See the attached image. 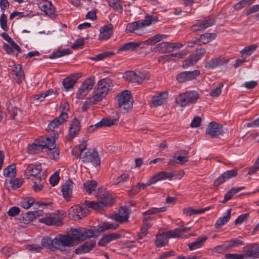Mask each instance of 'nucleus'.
Returning a JSON list of instances; mask_svg holds the SVG:
<instances>
[{
    "mask_svg": "<svg viewBox=\"0 0 259 259\" xmlns=\"http://www.w3.org/2000/svg\"><path fill=\"white\" fill-rule=\"evenodd\" d=\"M96 197L98 202L85 200L84 205L88 208H93L96 211H101L106 206L113 204L114 200L111 194L105 189L99 188L97 192Z\"/></svg>",
    "mask_w": 259,
    "mask_h": 259,
    "instance_id": "f257e3e1",
    "label": "nucleus"
},
{
    "mask_svg": "<svg viewBox=\"0 0 259 259\" xmlns=\"http://www.w3.org/2000/svg\"><path fill=\"white\" fill-rule=\"evenodd\" d=\"M117 105L120 110L126 112L133 107V101L131 94L127 90H124L116 96Z\"/></svg>",
    "mask_w": 259,
    "mask_h": 259,
    "instance_id": "f03ea898",
    "label": "nucleus"
},
{
    "mask_svg": "<svg viewBox=\"0 0 259 259\" xmlns=\"http://www.w3.org/2000/svg\"><path fill=\"white\" fill-rule=\"evenodd\" d=\"M150 75L149 72L143 71H128L125 72L123 78L129 82L141 83L150 79Z\"/></svg>",
    "mask_w": 259,
    "mask_h": 259,
    "instance_id": "7ed1b4c3",
    "label": "nucleus"
},
{
    "mask_svg": "<svg viewBox=\"0 0 259 259\" xmlns=\"http://www.w3.org/2000/svg\"><path fill=\"white\" fill-rule=\"evenodd\" d=\"M198 98L199 95L197 92H187L179 95L176 99V102L178 105L185 107L189 104L195 103Z\"/></svg>",
    "mask_w": 259,
    "mask_h": 259,
    "instance_id": "20e7f679",
    "label": "nucleus"
},
{
    "mask_svg": "<svg viewBox=\"0 0 259 259\" xmlns=\"http://www.w3.org/2000/svg\"><path fill=\"white\" fill-rule=\"evenodd\" d=\"M56 249L62 250L64 247L74 246L73 239L70 235H63L59 234L55 238Z\"/></svg>",
    "mask_w": 259,
    "mask_h": 259,
    "instance_id": "39448f33",
    "label": "nucleus"
},
{
    "mask_svg": "<svg viewBox=\"0 0 259 259\" xmlns=\"http://www.w3.org/2000/svg\"><path fill=\"white\" fill-rule=\"evenodd\" d=\"M82 160L84 163L92 162L95 166L100 164L99 155L94 149H89L85 152L82 157Z\"/></svg>",
    "mask_w": 259,
    "mask_h": 259,
    "instance_id": "423d86ee",
    "label": "nucleus"
},
{
    "mask_svg": "<svg viewBox=\"0 0 259 259\" xmlns=\"http://www.w3.org/2000/svg\"><path fill=\"white\" fill-rule=\"evenodd\" d=\"M214 23L213 18L208 17L201 20H199L197 22L192 26L193 31H202L212 26Z\"/></svg>",
    "mask_w": 259,
    "mask_h": 259,
    "instance_id": "0eeeda50",
    "label": "nucleus"
},
{
    "mask_svg": "<svg viewBox=\"0 0 259 259\" xmlns=\"http://www.w3.org/2000/svg\"><path fill=\"white\" fill-rule=\"evenodd\" d=\"M200 75V71L195 70L192 71H184L177 76V80L179 82L183 83L194 79Z\"/></svg>",
    "mask_w": 259,
    "mask_h": 259,
    "instance_id": "6e6552de",
    "label": "nucleus"
},
{
    "mask_svg": "<svg viewBox=\"0 0 259 259\" xmlns=\"http://www.w3.org/2000/svg\"><path fill=\"white\" fill-rule=\"evenodd\" d=\"M41 170V166L40 163L30 164L27 165L25 170V175L27 179H31V177L35 179L38 177Z\"/></svg>",
    "mask_w": 259,
    "mask_h": 259,
    "instance_id": "1a4fd4ad",
    "label": "nucleus"
},
{
    "mask_svg": "<svg viewBox=\"0 0 259 259\" xmlns=\"http://www.w3.org/2000/svg\"><path fill=\"white\" fill-rule=\"evenodd\" d=\"M41 143H43L44 145V148H47L49 150H53L52 155L53 158H57L59 156V151L56 149V143L54 142V139H52L51 138H40Z\"/></svg>",
    "mask_w": 259,
    "mask_h": 259,
    "instance_id": "9d476101",
    "label": "nucleus"
},
{
    "mask_svg": "<svg viewBox=\"0 0 259 259\" xmlns=\"http://www.w3.org/2000/svg\"><path fill=\"white\" fill-rule=\"evenodd\" d=\"M237 175V170L236 169L225 171L214 182L215 187L219 186L226 181Z\"/></svg>",
    "mask_w": 259,
    "mask_h": 259,
    "instance_id": "9b49d317",
    "label": "nucleus"
},
{
    "mask_svg": "<svg viewBox=\"0 0 259 259\" xmlns=\"http://www.w3.org/2000/svg\"><path fill=\"white\" fill-rule=\"evenodd\" d=\"M223 126L214 122L209 123L206 130V134L213 138L223 134Z\"/></svg>",
    "mask_w": 259,
    "mask_h": 259,
    "instance_id": "f8f14e48",
    "label": "nucleus"
},
{
    "mask_svg": "<svg viewBox=\"0 0 259 259\" xmlns=\"http://www.w3.org/2000/svg\"><path fill=\"white\" fill-rule=\"evenodd\" d=\"M88 209L82 205H76L70 208L69 214L74 219H80L84 217L88 213Z\"/></svg>",
    "mask_w": 259,
    "mask_h": 259,
    "instance_id": "ddd939ff",
    "label": "nucleus"
},
{
    "mask_svg": "<svg viewBox=\"0 0 259 259\" xmlns=\"http://www.w3.org/2000/svg\"><path fill=\"white\" fill-rule=\"evenodd\" d=\"M80 130V124L78 120L74 119L69 126L68 134L67 136L68 140H71L78 134Z\"/></svg>",
    "mask_w": 259,
    "mask_h": 259,
    "instance_id": "4468645a",
    "label": "nucleus"
},
{
    "mask_svg": "<svg viewBox=\"0 0 259 259\" xmlns=\"http://www.w3.org/2000/svg\"><path fill=\"white\" fill-rule=\"evenodd\" d=\"M68 114L65 113H60L59 117L55 118L48 125L47 130L48 131H53L55 128L63 123L68 118Z\"/></svg>",
    "mask_w": 259,
    "mask_h": 259,
    "instance_id": "2eb2a0df",
    "label": "nucleus"
},
{
    "mask_svg": "<svg viewBox=\"0 0 259 259\" xmlns=\"http://www.w3.org/2000/svg\"><path fill=\"white\" fill-rule=\"evenodd\" d=\"M244 256L252 259L259 257V245L254 244L243 248Z\"/></svg>",
    "mask_w": 259,
    "mask_h": 259,
    "instance_id": "dca6fc26",
    "label": "nucleus"
},
{
    "mask_svg": "<svg viewBox=\"0 0 259 259\" xmlns=\"http://www.w3.org/2000/svg\"><path fill=\"white\" fill-rule=\"evenodd\" d=\"M39 8L45 13L46 15L50 17L54 16L55 8L52 3L48 1H42L38 4Z\"/></svg>",
    "mask_w": 259,
    "mask_h": 259,
    "instance_id": "f3484780",
    "label": "nucleus"
},
{
    "mask_svg": "<svg viewBox=\"0 0 259 259\" xmlns=\"http://www.w3.org/2000/svg\"><path fill=\"white\" fill-rule=\"evenodd\" d=\"M39 222L48 226H61L62 224L59 217H55L50 214L49 216L39 219Z\"/></svg>",
    "mask_w": 259,
    "mask_h": 259,
    "instance_id": "a211bd4d",
    "label": "nucleus"
},
{
    "mask_svg": "<svg viewBox=\"0 0 259 259\" xmlns=\"http://www.w3.org/2000/svg\"><path fill=\"white\" fill-rule=\"evenodd\" d=\"M113 28V25L111 24L102 27L100 29L99 39L107 40L109 39L112 34Z\"/></svg>",
    "mask_w": 259,
    "mask_h": 259,
    "instance_id": "6ab92c4d",
    "label": "nucleus"
},
{
    "mask_svg": "<svg viewBox=\"0 0 259 259\" xmlns=\"http://www.w3.org/2000/svg\"><path fill=\"white\" fill-rule=\"evenodd\" d=\"M174 175L170 172H168L165 171H161L154 176L151 177L152 181L153 184L156 183L159 181L168 180L171 181L173 179Z\"/></svg>",
    "mask_w": 259,
    "mask_h": 259,
    "instance_id": "aec40b11",
    "label": "nucleus"
},
{
    "mask_svg": "<svg viewBox=\"0 0 259 259\" xmlns=\"http://www.w3.org/2000/svg\"><path fill=\"white\" fill-rule=\"evenodd\" d=\"M96 244L95 240H91L89 241L85 242L82 245L79 246L75 250L76 254H82L87 253L91 250Z\"/></svg>",
    "mask_w": 259,
    "mask_h": 259,
    "instance_id": "412c9836",
    "label": "nucleus"
},
{
    "mask_svg": "<svg viewBox=\"0 0 259 259\" xmlns=\"http://www.w3.org/2000/svg\"><path fill=\"white\" fill-rule=\"evenodd\" d=\"M41 143L40 138L35 140L34 142L28 147V152L30 154L39 153L44 149V145Z\"/></svg>",
    "mask_w": 259,
    "mask_h": 259,
    "instance_id": "4be33fe9",
    "label": "nucleus"
},
{
    "mask_svg": "<svg viewBox=\"0 0 259 259\" xmlns=\"http://www.w3.org/2000/svg\"><path fill=\"white\" fill-rule=\"evenodd\" d=\"M167 98V92H161L153 96L151 102L152 105L155 107L161 106L165 102Z\"/></svg>",
    "mask_w": 259,
    "mask_h": 259,
    "instance_id": "5701e85b",
    "label": "nucleus"
},
{
    "mask_svg": "<svg viewBox=\"0 0 259 259\" xmlns=\"http://www.w3.org/2000/svg\"><path fill=\"white\" fill-rule=\"evenodd\" d=\"M73 183L71 181H67L62 186L61 191L63 197L68 201L70 199V195L72 193Z\"/></svg>",
    "mask_w": 259,
    "mask_h": 259,
    "instance_id": "b1692460",
    "label": "nucleus"
},
{
    "mask_svg": "<svg viewBox=\"0 0 259 259\" xmlns=\"http://www.w3.org/2000/svg\"><path fill=\"white\" fill-rule=\"evenodd\" d=\"M78 76L77 75H71L63 79V84L65 91H68L73 88L77 82Z\"/></svg>",
    "mask_w": 259,
    "mask_h": 259,
    "instance_id": "393cba45",
    "label": "nucleus"
},
{
    "mask_svg": "<svg viewBox=\"0 0 259 259\" xmlns=\"http://www.w3.org/2000/svg\"><path fill=\"white\" fill-rule=\"evenodd\" d=\"M227 63L228 61L224 60L221 57L213 58L205 63V67L207 69H213Z\"/></svg>",
    "mask_w": 259,
    "mask_h": 259,
    "instance_id": "a878e982",
    "label": "nucleus"
},
{
    "mask_svg": "<svg viewBox=\"0 0 259 259\" xmlns=\"http://www.w3.org/2000/svg\"><path fill=\"white\" fill-rule=\"evenodd\" d=\"M167 37V35L165 34H157L151 38L143 41H141L142 47H143L144 46H152L156 44L157 42L160 41L161 40Z\"/></svg>",
    "mask_w": 259,
    "mask_h": 259,
    "instance_id": "bb28decb",
    "label": "nucleus"
},
{
    "mask_svg": "<svg viewBox=\"0 0 259 259\" xmlns=\"http://www.w3.org/2000/svg\"><path fill=\"white\" fill-rule=\"evenodd\" d=\"M169 237L166 232H162L157 234L155 240V244L157 247H162L165 246L168 242Z\"/></svg>",
    "mask_w": 259,
    "mask_h": 259,
    "instance_id": "cd10ccee",
    "label": "nucleus"
},
{
    "mask_svg": "<svg viewBox=\"0 0 259 259\" xmlns=\"http://www.w3.org/2000/svg\"><path fill=\"white\" fill-rule=\"evenodd\" d=\"M113 87V84L111 80L109 78H105L100 80L98 84L97 88L107 94Z\"/></svg>",
    "mask_w": 259,
    "mask_h": 259,
    "instance_id": "c85d7f7f",
    "label": "nucleus"
},
{
    "mask_svg": "<svg viewBox=\"0 0 259 259\" xmlns=\"http://www.w3.org/2000/svg\"><path fill=\"white\" fill-rule=\"evenodd\" d=\"M142 47L141 42L131 41L125 44L118 49L119 51H131L137 50L139 48Z\"/></svg>",
    "mask_w": 259,
    "mask_h": 259,
    "instance_id": "c756f323",
    "label": "nucleus"
},
{
    "mask_svg": "<svg viewBox=\"0 0 259 259\" xmlns=\"http://www.w3.org/2000/svg\"><path fill=\"white\" fill-rule=\"evenodd\" d=\"M158 21V17L156 16L146 15L143 20L139 21L142 29V30L147 26H150Z\"/></svg>",
    "mask_w": 259,
    "mask_h": 259,
    "instance_id": "7c9ffc66",
    "label": "nucleus"
},
{
    "mask_svg": "<svg viewBox=\"0 0 259 259\" xmlns=\"http://www.w3.org/2000/svg\"><path fill=\"white\" fill-rule=\"evenodd\" d=\"M141 31H143L139 21L127 24L125 32H135L137 34L141 35Z\"/></svg>",
    "mask_w": 259,
    "mask_h": 259,
    "instance_id": "2f4dec72",
    "label": "nucleus"
},
{
    "mask_svg": "<svg viewBox=\"0 0 259 259\" xmlns=\"http://www.w3.org/2000/svg\"><path fill=\"white\" fill-rule=\"evenodd\" d=\"M21 69L22 65L21 64H14L12 68V74L15 75L14 78L18 83H20L21 82L22 78L23 77V74Z\"/></svg>",
    "mask_w": 259,
    "mask_h": 259,
    "instance_id": "473e14b6",
    "label": "nucleus"
},
{
    "mask_svg": "<svg viewBox=\"0 0 259 259\" xmlns=\"http://www.w3.org/2000/svg\"><path fill=\"white\" fill-rule=\"evenodd\" d=\"M73 239V242L74 245L77 244L79 242L83 241L82 231L81 228H75L72 231V234L70 235Z\"/></svg>",
    "mask_w": 259,
    "mask_h": 259,
    "instance_id": "72a5a7b5",
    "label": "nucleus"
},
{
    "mask_svg": "<svg viewBox=\"0 0 259 259\" xmlns=\"http://www.w3.org/2000/svg\"><path fill=\"white\" fill-rule=\"evenodd\" d=\"M190 228H177L173 230L166 232L169 238H176L181 237L184 233L189 230Z\"/></svg>",
    "mask_w": 259,
    "mask_h": 259,
    "instance_id": "f704fd0d",
    "label": "nucleus"
},
{
    "mask_svg": "<svg viewBox=\"0 0 259 259\" xmlns=\"http://www.w3.org/2000/svg\"><path fill=\"white\" fill-rule=\"evenodd\" d=\"M207 239V237L205 236L198 238L195 241L188 244L189 249L193 250L200 248Z\"/></svg>",
    "mask_w": 259,
    "mask_h": 259,
    "instance_id": "c9c22d12",
    "label": "nucleus"
},
{
    "mask_svg": "<svg viewBox=\"0 0 259 259\" xmlns=\"http://www.w3.org/2000/svg\"><path fill=\"white\" fill-rule=\"evenodd\" d=\"M153 184V183L151 178L146 184L141 183H137L136 185L133 187L132 189L130 191V193H131V194H136L139 192L140 189H145L147 187Z\"/></svg>",
    "mask_w": 259,
    "mask_h": 259,
    "instance_id": "e433bc0d",
    "label": "nucleus"
},
{
    "mask_svg": "<svg viewBox=\"0 0 259 259\" xmlns=\"http://www.w3.org/2000/svg\"><path fill=\"white\" fill-rule=\"evenodd\" d=\"M188 161L187 156H179L178 157H174L170 159L168 161V164L169 165H175V164H184L185 163Z\"/></svg>",
    "mask_w": 259,
    "mask_h": 259,
    "instance_id": "4c0bfd02",
    "label": "nucleus"
},
{
    "mask_svg": "<svg viewBox=\"0 0 259 259\" xmlns=\"http://www.w3.org/2000/svg\"><path fill=\"white\" fill-rule=\"evenodd\" d=\"M231 209H229L227 210V214L220 218L216 222L215 224V227L216 228H219L222 226L226 224L230 219L231 217Z\"/></svg>",
    "mask_w": 259,
    "mask_h": 259,
    "instance_id": "58836bf2",
    "label": "nucleus"
},
{
    "mask_svg": "<svg viewBox=\"0 0 259 259\" xmlns=\"http://www.w3.org/2000/svg\"><path fill=\"white\" fill-rule=\"evenodd\" d=\"M244 189V187L231 188L225 194L224 199L223 200L222 202L226 203L227 201L231 199L234 195Z\"/></svg>",
    "mask_w": 259,
    "mask_h": 259,
    "instance_id": "ea45409f",
    "label": "nucleus"
},
{
    "mask_svg": "<svg viewBox=\"0 0 259 259\" xmlns=\"http://www.w3.org/2000/svg\"><path fill=\"white\" fill-rule=\"evenodd\" d=\"M97 187V184L96 181L93 180H88L83 184V190L87 192L89 194L95 191Z\"/></svg>",
    "mask_w": 259,
    "mask_h": 259,
    "instance_id": "a19ab883",
    "label": "nucleus"
},
{
    "mask_svg": "<svg viewBox=\"0 0 259 259\" xmlns=\"http://www.w3.org/2000/svg\"><path fill=\"white\" fill-rule=\"evenodd\" d=\"M41 245L48 249H53L56 248L55 245V238L52 239L48 236L44 237L41 240Z\"/></svg>",
    "mask_w": 259,
    "mask_h": 259,
    "instance_id": "79ce46f5",
    "label": "nucleus"
},
{
    "mask_svg": "<svg viewBox=\"0 0 259 259\" xmlns=\"http://www.w3.org/2000/svg\"><path fill=\"white\" fill-rule=\"evenodd\" d=\"M216 37V34L214 33H205L201 35L198 39L200 44H206L213 39Z\"/></svg>",
    "mask_w": 259,
    "mask_h": 259,
    "instance_id": "37998d69",
    "label": "nucleus"
},
{
    "mask_svg": "<svg viewBox=\"0 0 259 259\" xmlns=\"http://www.w3.org/2000/svg\"><path fill=\"white\" fill-rule=\"evenodd\" d=\"M71 51L69 49H65L63 50L59 49L56 51L52 53L49 58L53 59L69 55Z\"/></svg>",
    "mask_w": 259,
    "mask_h": 259,
    "instance_id": "c03bdc74",
    "label": "nucleus"
},
{
    "mask_svg": "<svg viewBox=\"0 0 259 259\" xmlns=\"http://www.w3.org/2000/svg\"><path fill=\"white\" fill-rule=\"evenodd\" d=\"M87 146V142L85 141L82 142L78 147L72 149V154L77 157L81 156L83 151L86 149Z\"/></svg>",
    "mask_w": 259,
    "mask_h": 259,
    "instance_id": "a18cd8bd",
    "label": "nucleus"
},
{
    "mask_svg": "<svg viewBox=\"0 0 259 259\" xmlns=\"http://www.w3.org/2000/svg\"><path fill=\"white\" fill-rule=\"evenodd\" d=\"M119 227L116 224H111L109 222L102 223L98 229V231L103 232L107 230H115Z\"/></svg>",
    "mask_w": 259,
    "mask_h": 259,
    "instance_id": "49530a36",
    "label": "nucleus"
},
{
    "mask_svg": "<svg viewBox=\"0 0 259 259\" xmlns=\"http://www.w3.org/2000/svg\"><path fill=\"white\" fill-rule=\"evenodd\" d=\"M4 175L9 178H14L16 175L15 164H11L5 168L3 171Z\"/></svg>",
    "mask_w": 259,
    "mask_h": 259,
    "instance_id": "de8ad7c7",
    "label": "nucleus"
},
{
    "mask_svg": "<svg viewBox=\"0 0 259 259\" xmlns=\"http://www.w3.org/2000/svg\"><path fill=\"white\" fill-rule=\"evenodd\" d=\"M2 37L8 42H9L14 48L15 49L16 51L19 53L21 52V49L19 47V46L12 39V38L9 36L8 33L6 32H4L2 34Z\"/></svg>",
    "mask_w": 259,
    "mask_h": 259,
    "instance_id": "09e8293b",
    "label": "nucleus"
},
{
    "mask_svg": "<svg viewBox=\"0 0 259 259\" xmlns=\"http://www.w3.org/2000/svg\"><path fill=\"white\" fill-rule=\"evenodd\" d=\"M107 93L102 90H100L98 88H96L94 94L93 96L92 99L95 102L100 101L103 98L106 97Z\"/></svg>",
    "mask_w": 259,
    "mask_h": 259,
    "instance_id": "8fccbe9b",
    "label": "nucleus"
},
{
    "mask_svg": "<svg viewBox=\"0 0 259 259\" xmlns=\"http://www.w3.org/2000/svg\"><path fill=\"white\" fill-rule=\"evenodd\" d=\"M155 49L156 51L161 53L170 52L169 42L163 41L161 43H159L157 45Z\"/></svg>",
    "mask_w": 259,
    "mask_h": 259,
    "instance_id": "3c124183",
    "label": "nucleus"
},
{
    "mask_svg": "<svg viewBox=\"0 0 259 259\" xmlns=\"http://www.w3.org/2000/svg\"><path fill=\"white\" fill-rule=\"evenodd\" d=\"M109 5L116 11L122 13L123 8L119 0H110L109 1Z\"/></svg>",
    "mask_w": 259,
    "mask_h": 259,
    "instance_id": "603ef678",
    "label": "nucleus"
},
{
    "mask_svg": "<svg viewBox=\"0 0 259 259\" xmlns=\"http://www.w3.org/2000/svg\"><path fill=\"white\" fill-rule=\"evenodd\" d=\"M257 46L256 45H251L246 47L241 52L242 55H245L249 56L251 55L253 52L257 49Z\"/></svg>",
    "mask_w": 259,
    "mask_h": 259,
    "instance_id": "864d4df0",
    "label": "nucleus"
},
{
    "mask_svg": "<svg viewBox=\"0 0 259 259\" xmlns=\"http://www.w3.org/2000/svg\"><path fill=\"white\" fill-rule=\"evenodd\" d=\"M226 244L228 249L234 247L242 245L244 244L243 241L236 238L231 239L226 241Z\"/></svg>",
    "mask_w": 259,
    "mask_h": 259,
    "instance_id": "5fc2aeb1",
    "label": "nucleus"
},
{
    "mask_svg": "<svg viewBox=\"0 0 259 259\" xmlns=\"http://www.w3.org/2000/svg\"><path fill=\"white\" fill-rule=\"evenodd\" d=\"M205 211V209H195L191 207L185 208L183 213L187 216H190L195 214H200Z\"/></svg>",
    "mask_w": 259,
    "mask_h": 259,
    "instance_id": "6e6d98bb",
    "label": "nucleus"
},
{
    "mask_svg": "<svg viewBox=\"0 0 259 259\" xmlns=\"http://www.w3.org/2000/svg\"><path fill=\"white\" fill-rule=\"evenodd\" d=\"M166 207H162L160 208L157 207H153L146 211L143 212V215H147L150 214H156L158 212H164L166 211Z\"/></svg>",
    "mask_w": 259,
    "mask_h": 259,
    "instance_id": "4d7b16f0",
    "label": "nucleus"
},
{
    "mask_svg": "<svg viewBox=\"0 0 259 259\" xmlns=\"http://www.w3.org/2000/svg\"><path fill=\"white\" fill-rule=\"evenodd\" d=\"M94 85V78L90 77L85 79L83 82L81 86L89 92V91L93 88Z\"/></svg>",
    "mask_w": 259,
    "mask_h": 259,
    "instance_id": "13d9d810",
    "label": "nucleus"
},
{
    "mask_svg": "<svg viewBox=\"0 0 259 259\" xmlns=\"http://www.w3.org/2000/svg\"><path fill=\"white\" fill-rule=\"evenodd\" d=\"M130 179V175L128 174H123L120 176L117 177L113 182L114 185H118L124 182H127Z\"/></svg>",
    "mask_w": 259,
    "mask_h": 259,
    "instance_id": "bf43d9fd",
    "label": "nucleus"
},
{
    "mask_svg": "<svg viewBox=\"0 0 259 259\" xmlns=\"http://www.w3.org/2000/svg\"><path fill=\"white\" fill-rule=\"evenodd\" d=\"M198 61V59H195L192 55L190 56L187 59L185 60L182 64L183 68H188L194 65Z\"/></svg>",
    "mask_w": 259,
    "mask_h": 259,
    "instance_id": "052dcab7",
    "label": "nucleus"
},
{
    "mask_svg": "<svg viewBox=\"0 0 259 259\" xmlns=\"http://www.w3.org/2000/svg\"><path fill=\"white\" fill-rule=\"evenodd\" d=\"M113 54L114 53L113 52H105L94 57H91V59L95 61H100L112 56Z\"/></svg>",
    "mask_w": 259,
    "mask_h": 259,
    "instance_id": "680f3d73",
    "label": "nucleus"
},
{
    "mask_svg": "<svg viewBox=\"0 0 259 259\" xmlns=\"http://www.w3.org/2000/svg\"><path fill=\"white\" fill-rule=\"evenodd\" d=\"M44 182L41 181L40 176L34 179L33 189L35 191L38 192L40 191L43 188Z\"/></svg>",
    "mask_w": 259,
    "mask_h": 259,
    "instance_id": "e2e57ef3",
    "label": "nucleus"
},
{
    "mask_svg": "<svg viewBox=\"0 0 259 259\" xmlns=\"http://www.w3.org/2000/svg\"><path fill=\"white\" fill-rule=\"evenodd\" d=\"M110 218H111L113 220H115V221H117L120 223H122L124 222H127L128 221V217H127V215L126 216H122V215H121L118 213L112 215L110 217Z\"/></svg>",
    "mask_w": 259,
    "mask_h": 259,
    "instance_id": "0e129e2a",
    "label": "nucleus"
},
{
    "mask_svg": "<svg viewBox=\"0 0 259 259\" xmlns=\"http://www.w3.org/2000/svg\"><path fill=\"white\" fill-rule=\"evenodd\" d=\"M8 110L10 114V118L12 119H14L20 110L17 107H13L12 105H9L8 107Z\"/></svg>",
    "mask_w": 259,
    "mask_h": 259,
    "instance_id": "69168bd1",
    "label": "nucleus"
},
{
    "mask_svg": "<svg viewBox=\"0 0 259 259\" xmlns=\"http://www.w3.org/2000/svg\"><path fill=\"white\" fill-rule=\"evenodd\" d=\"M117 121L115 119L103 118L101 120V123L103 126H110L115 124Z\"/></svg>",
    "mask_w": 259,
    "mask_h": 259,
    "instance_id": "338daca9",
    "label": "nucleus"
},
{
    "mask_svg": "<svg viewBox=\"0 0 259 259\" xmlns=\"http://www.w3.org/2000/svg\"><path fill=\"white\" fill-rule=\"evenodd\" d=\"M259 170V157L256 160L254 164L249 169L248 174L252 175Z\"/></svg>",
    "mask_w": 259,
    "mask_h": 259,
    "instance_id": "774afa93",
    "label": "nucleus"
}]
</instances>
